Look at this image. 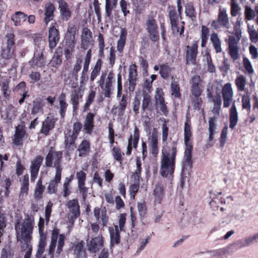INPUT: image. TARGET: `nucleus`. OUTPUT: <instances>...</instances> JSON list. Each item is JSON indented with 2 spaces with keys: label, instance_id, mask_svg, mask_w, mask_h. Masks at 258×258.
<instances>
[{
  "label": "nucleus",
  "instance_id": "f257e3e1",
  "mask_svg": "<svg viewBox=\"0 0 258 258\" xmlns=\"http://www.w3.org/2000/svg\"><path fill=\"white\" fill-rule=\"evenodd\" d=\"M172 144L171 147L166 146L162 150L160 173L165 177L172 175L175 170L177 147L175 143Z\"/></svg>",
  "mask_w": 258,
  "mask_h": 258
},
{
  "label": "nucleus",
  "instance_id": "f03ea898",
  "mask_svg": "<svg viewBox=\"0 0 258 258\" xmlns=\"http://www.w3.org/2000/svg\"><path fill=\"white\" fill-rule=\"evenodd\" d=\"M34 226V218L32 215H27L21 225V249L22 252L32 246L30 244L31 239Z\"/></svg>",
  "mask_w": 258,
  "mask_h": 258
},
{
  "label": "nucleus",
  "instance_id": "7ed1b4c3",
  "mask_svg": "<svg viewBox=\"0 0 258 258\" xmlns=\"http://www.w3.org/2000/svg\"><path fill=\"white\" fill-rule=\"evenodd\" d=\"M191 125L187 122L184 123V143L185 146V149L184 152V162L182 166V172L184 170H190L192 167L191 161V152L192 150V146L190 141L191 137Z\"/></svg>",
  "mask_w": 258,
  "mask_h": 258
},
{
  "label": "nucleus",
  "instance_id": "20e7f679",
  "mask_svg": "<svg viewBox=\"0 0 258 258\" xmlns=\"http://www.w3.org/2000/svg\"><path fill=\"white\" fill-rule=\"evenodd\" d=\"M240 27V22H237L233 28V33L235 35V36H230L228 39V53L234 61L238 59L239 57L240 47L238 44L241 36Z\"/></svg>",
  "mask_w": 258,
  "mask_h": 258
},
{
  "label": "nucleus",
  "instance_id": "39448f33",
  "mask_svg": "<svg viewBox=\"0 0 258 258\" xmlns=\"http://www.w3.org/2000/svg\"><path fill=\"white\" fill-rule=\"evenodd\" d=\"M58 239L57 246L56 251L57 254H59L62 251L64 244L65 236L63 234H59V230L54 228L51 232V243L49 248V253L53 255Z\"/></svg>",
  "mask_w": 258,
  "mask_h": 258
},
{
  "label": "nucleus",
  "instance_id": "423d86ee",
  "mask_svg": "<svg viewBox=\"0 0 258 258\" xmlns=\"http://www.w3.org/2000/svg\"><path fill=\"white\" fill-rule=\"evenodd\" d=\"M87 245L89 251L92 253L97 252L103 246V240L101 234L95 236L90 232L88 234Z\"/></svg>",
  "mask_w": 258,
  "mask_h": 258
},
{
  "label": "nucleus",
  "instance_id": "0eeeda50",
  "mask_svg": "<svg viewBox=\"0 0 258 258\" xmlns=\"http://www.w3.org/2000/svg\"><path fill=\"white\" fill-rule=\"evenodd\" d=\"M68 209V218L70 223L74 224L75 220L80 215V206L77 199L69 200L66 203Z\"/></svg>",
  "mask_w": 258,
  "mask_h": 258
},
{
  "label": "nucleus",
  "instance_id": "6e6552de",
  "mask_svg": "<svg viewBox=\"0 0 258 258\" xmlns=\"http://www.w3.org/2000/svg\"><path fill=\"white\" fill-rule=\"evenodd\" d=\"M44 46L43 43L36 45L35 51L32 59L29 61L31 66L41 67L45 65V58L43 55Z\"/></svg>",
  "mask_w": 258,
  "mask_h": 258
},
{
  "label": "nucleus",
  "instance_id": "1a4fd4ad",
  "mask_svg": "<svg viewBox=\"0 0 258 258\" xmlns=\"http://www.w3.org/2000/svg\"><path fill=\"white\" fill-rule=\"evenodd\" d=\"M62 153L61 151H53L49 150L45 157V165L47 167H52L54 161L53 167L55 168H61L60 165Z\"/></svg>",
  "mask_w": 258,
  "mask_h": 258
},
{
  "label": "nucleus",
  "instance_id": "9d476101",
  "mask_svg": "<svg viewBox=\"0 0 258 258\" xmlns=\"http://www.w3.org/2000/svg\"><path fill=\"white\" fill-rule=\"evenodd\" d=\"M158 28V25L154 18L149 17L146 22V29L149 34L150 40L153 42H158L159 40Z\"/></svg>",
  "mask_w": 258,
  "mask_h": 258
},
{
  "label": "nucleus",
  "instance_id": "9b49d317",
  "mask_svg": "<svg viewBox=\"0 0 258 258\" xmlns=\"http://www.w3.org/2000/svg\"><path fill=\"white\" fill-rule=\"evenodd\" d=\"M198 46L197 43L185 47V61L187 65L196 64Z\"/></svg>",
  "mask_w": 258,
  "mask_h": 258
},
{
  "label": "nucleus",
  "instance_id": "f8f14e48",
  "mask_svg": "<svg viewBox=\"0 0 258 258\" xmlns=\"http://www.w3.org/2000/svg\"><path fill=\"white\" fill-rule=\"evenodd\" d=\"M222 94L223 99V107L228 108L232 103L233 91L230 83L225 84L222 89Z\"/></svg>",
  "mask_w": 258,
  "mask_h": 258
},
{
  "label": "nucleus",
  "instance_id": "ddd939ff",
  "mask_svg": "<svg viewBox=\"0 0 258 258\" xmlns=\"http://www.w3.org/2000/svg\"><path fill=\"white\" fill-rule=\"evenodd\" d=\"M201 82L202 81L199 76L195 75L192 77L190 82L191 84V96H201L203 92Z\"/></svg>",
  "mask_w": 258,
  "mask_h": 258
},
{
  "label": "nucleus",
  "instance_id": "4468645a",
  "mask_svg": "<svg viewBox=\"0 0 258 258\" xmlns=\"http://www.w3.org/2000/svg\"><path fill=\"white\" fill-rule=\"evenodd\" d=\"M83 96V92L81 89L76 86L72 87L71 92V102L73 105V109L74 111H76L79 105V100L82 99Z\"/></svg>",
  "mask_w": 258,
  "mask_h": 258
},
{
  "label": "nucleus",
  "instance_id": "2eb2a0df",
  "mask_svg": "<svg viewBox=\"0 0 258 258\" xmlns=\"http://www.w3.org/2000/svg\"><path fill=\"white\" fill-rule=\"evenodd\" d=\"M59 38L58 30L54 26H51L48 31V42L50 49L54 48L56 46Z\"/></svg>",
  "mask_w": 258,
  "mask_h": 258
},
{
  "label": "nucleus",
  "instance_id": "dca6fc26",
  "mask_svg": "<svg viewBox=\"0 0 258 258\" xmlns=\"http://www.w3.org/2000/svg\"><path fill=\"white\" fill-rule=\"evenodd\" d=\"M128 74V90L130 92H133L135 89L137 80V71L135 64L130 66Z\"/></svg>",
  "mask_w": 258,
  "mask_h": 258
},
{
  "label": "nucleus",
  "instance_id": "f3484780",
  "mask_svg": "<svg viewBox=\"0 0 258 258\" xmlns=\"http://www.w3.org/2000/svg\"><path fill=\"white\" fill-rule=\"evenodd\" d=\"M26 134L23 125H18L16 127L15 134L13 138V143L16 146H20L23 144V139Z\"/></svg>",
  "mask_w": 258,
  "mask_h": 258
},
{
  "label": "nucleus",
  "instance_id": "a211bd4d",
  "mask_svg": "<svg viewBox=\"0 0 258 258\" xmlns=\"http://www.w3.org/2000/svg\"><path fill=\"white\" fill-rule=\"evenodd\" d=\"M149 140L151 153L153 156L156 157L159 151L158 147V131L157 128H154L153 129L151 136L149 138Z\"/></svg>",
  "mask_w": 258,
  "mask_h": 258
},
{
  "label": "nucleus",
  "instance_id": "6ab92c4d",
  "mask_svg": "<svg viewBox=\"0 0 258 258\" xmlns=\"http://www.w3.org/2000/svg\"><path fill=\"white\" fill-rule=\"evenodd\" d=\"M109 232L110 238V249L115 245L120 243V230L117 225H114L113 227H109Z\"/></svg>",
  "mask_w": 258,
  "mask_h": 258
},
{
  "label": "nucleus",
  "instance_id": "aec40b11",
  "mask_svg": "<svg viewBox=\"0 0 258 258\" xmlns=\"http://www.w3.org/2000/svg\"><path fill=\"white\" fill-rule=\"evenodd\" d=\"M217 19L220 22V26L222 27L227 29L230 28V24L226 8H220L219 9Z\"/></svg>",
  "mask_w": 258,
  "mask_h": 258
},
{
  "label": "nucleus",
  "instance_id": "412c9836",
  "mask_svg": "<svg viewBox=\"0 0 258 258\" xmlns=\"http://www.w3.org/2000/svg\"><path fill=\"white\" fill-rule=\"evenodd\" d=\"M238 121V114L235 105V101H234L229 110V127L234 129Z\"/></svg>",
  "mask_w": 258,
  "mask_h": 258
},
{
  "label": "nucleus",
  "instance_id": "4be33fe9",
  "mask_svg": "<svg viewBox=\"0 0 258 258\" xmlns=\"http://www.w3.org/2000/svg\"><path fill=\"white\" fill-rule=\"evenodd\" d=\"M58 3V9L60 11L62 19L68 21L71 17L72 13L70 10L67 3L63 0H60Z\"/></svg>",
  "mask_w": 258,
  "mask_h": 258
},
{
  "label": "nucleus",
  "instance_id": "5701e85b",
  "mask_svg": "<svg viewBox=\"0 0 258 258\" xmlns=\"http://www.w3.org/2000/svg\"><path fill=\"white\" fill-rule=\"evenodd\" d=\"M76 31V26L74 24L69 23L67 31L65 35L66 43H75V39Z\"/></svg>",
  "mask_w": 258,
  "mask_h": 258
},
{
  "label": "nucleus",
  "instance_id": "b1692460",
  "mask_svg": "<svg viewBox=\"0 0 258 258\" xmlns=\"http://www.w3.org/2000/svg\"><path fill=\"white\" fill-rule=\"evenodd\" d=\"M114 79V75L112 72H109L107 75L105 83L103 88H101L104 91L105 97L109 98L111 94L112 83Z\"/></svg>",
  "mask_w": 258,
  "mask_h": 258
},
{
  "label": "nucleus",
  "instance_id": "393cba45",
  "mask_svg": "<svg viewBox=\"0 0 258 258\" xmlns=\"http://www.w3.org/2000/svg\"><path fill=\"white\" fill-rule=\"evenodd\" d=\"M54 123L55 120L54 119L47 117L42 123L40 133L47 136L49 131L53 128Z\"/></svg>",
  "mask_w": 258,
  "mask_h": 258
},
{
  "label": "nucleus",
  "instance_id": "a878e982",
  "mask_svg": "<svg viewBox=\"0 0 258 258\" xmlns=\"http://www.w3.org/2000/svg\"><path fill=\"white\" fill-rule=\"evenodd\" d=\"M156 108L159 110L163 115L167 116L168 113V110L166 105L164 98L160 95H157L155 96Z\"/></svg>",
  "mask_w": 258,
  "mask_h": 258
},
{
  "label": "nucleus",
  "instance_id": "bb28decb",
  "mask_svg": "<svg viewBox=\"0 0 258 258\" xmlns=\"http://www.w3.org/2000/svg\"><path fill=\"white\" fill-rule=\"evenodd\" d=\"M127 36V30L125 28H121L119 38L117 42V50L121 55L124 47Z\"/></svg>",
  "mask_w": 258,
  "mask_h": 258
},
{
  "label": "nucleus",
  "instance_id": "cd10ccee",
  "mask_svg": "<svg viewBox=\"0 0 258 258\" xmlns=\"http://www.w3.org/2000/svg\"><path fill=\"white\" fill-rule=\"evenodd\" d=\"M94 115L92 113H88L87 115L84 124V130L86 133L90 135L94 128Z\"/></svg>",
  "mask_w": 258,
  "mask_h": 258
},
{
  "label": "nucleus",
  "instance_id": "c85d7f7f",
  "mask_svg": "<svg viewBox=\"0 0 258 258\" xmlns=\"http://www.w3.org/2000/svg\"><path fill=\"white\" fill-rule=\"evenodd\" d=\"M44 103L41 98H36L32 102L31 114L35 115L38 113H43Z\"/></svg>",
  "mask_w": 258,
  "mask_h": 258
},
{
  "label": "nucleus",
  "instance_id": "c756f323",
  "mask_svg": "<svg viewBox=\"0 0 258 258\" xmlns=\"http://www.w3.org/2000/svg\"><path fill=\"white\" fill-rule=\"evenodd\" d=\"M210 41L213 47L217 53H221L222 51V41L216 33H212L210 35Z\"/></svg>",
  "mask_w": 258,
  "mask_h": 258
},
{
  "label": "nucleus",
  "instance_id": "7c9ffc66",
  "mask_svg": "<svg viewBox=\"0 0 258 258\" xmlns=\"http://www.w3.org/2000/svg\"><path fill=\"white\" fill-rule=\"evenodd\" d=\"M55 10V6L51 3H48L45 7L44 22L46 25L51 21L54 18V12Z\"/></svg>",
  "mask_w": 258,
  "mask_h": 258
},
{
  "label": "nucleus",
  "instance_id": "2f4dec72",
  "mask_svg": "<svg viewBox=\"0 0 258 258\" xmlns=\"http://www.w3.org/2000/svg\"><path fill=\"white\" fill-rule=\"evenodd\" d=\"M62 50L61 47H57L50 61L51 65L53 67H57L62 62Z\"/></svg>",
  "mask_w": 258,
  "mask_h": 258
},
{
  "label": "nucleus",
  "instance_id": "473e14b6",
  "mask_svg": "<svg viewBox=\"0 0 258 258\" xmlns=\"http://www.w3.org/2000/svg\"><path fill=\"white\" fill-rule=\"evenodd\" d=\"M92 37V33L88 28H84L83 29L82 35L81 47L84 49H87V45L90 42Z\"/></svg>",
  "mask_w": 258,
  "mask_h": 258
},
{
  "label": "nucleus",
  "instance_id": "72a5a7b5",
  "mask_svg": "<svg viewBox=\"0 0 258 258\" xmlns=\"http://www.w3.org/2000/svg\"><path fill=\"white\" fill-rule=\"evenodd\" d=\"M218 117L217 116H213L211 117H210L209 118V128L208 131L209 132V141H212L213 139V135L216 133V130L217 128V120Z\"/></svg>",
  "mask_w": 258,
  "mask_h": 258
},
{
  "label": "nucleus",
  "instance_id": "f704fd0d",
  "mask_svg": "<svg viewBox=\"0 0 258 258\" xmlns=\"http://www.w3.org/2000/svg\"><path fill=\"white\" fill-rule=\"evenodd\" d=\"M27 15L24 13L18 11L16 12L12 16V20L14 22L16 26L21 25L23 22L27 19Z\"/></svg>",
  "mask_w": 258,
  "mask_h": 258
},
{
  "label": "nucleus",
  "instance_id": "c9c22d12",
  "mask_svg": "<svg viewBox=\"0 0 258 258\" xmlns=\"http://www.w3.org/2000/svg\"><path fill=\"white\" fill-rule=\"evenodd\" d=\"M170 93L172 97L174 99H180L181 98V93L179 84L174 80L171 82Z\"/></svg>",
  "mask_w": 258,
  "mask_h": 258
},
{
  "label": "nucleus",
  "instance_id": "e433bc0d",
  "mask_svg": "<svg viewBox=\"0 0 258 258\" xmlns=\"http://www.w3.org/2000/svg\"><path fill=\"white\" fill-rule=\"evenodd\" d=\"M74 253L76 258H86V254L84 248V242L81 241L76 243L74 246Z\"/></svg>",
  "mask_w": 258,
  "mask_h": 258
},
{
  "label": "nucleus",
  "instance_id": "4c0bfd02",
  "mask_svg": "<svg viewBox=\"0 0 258 258\" xmlns=\"http://www.w3.org/2000/svg\"><path fill=\"white\" fill-rule=\"evenodd\" d=\"M90 149V144L86 140H83L80 144L78 148L80 157L85 156L88 155Z\"/></svg>",
  "mask_w": 258,
  "mask_h": 258
},
{
  "label": "nucleus",
  "instance_id": "58836bf2",
  "mask_svg": "<svg viewBox=\"0 0 258 258\" xmlns=\"http://www.w3.org/2000/svg\"><path fill=\"white\" fill-rule=\"evenodd\" d=\"M153 107L151 97L147 95H144L141 105L142 113L146 111H152Z\"/></svg>",
  "mask_w": 258,
  "mask_h": 258
},
{
  "label": "nucleus",
  "instance_id": "ea45409f",
  "mask_svg": "<svg viewBox=\"0 0 258 258\" xmlns=\"http://www.w3.org/2000/svg\"><path fill=\"white\" fill-rule=\"evenodd\" d=\"M117 6V3L112 2L111 0H105V15L109 19L112 18V12Z\"/></svg>",
  "mask_w": 258,
  "mask_h": 258
},
{
  "label": "nucleus",
  "instance_id": "a19ab883",
  "mask_svg": "<svg viewBox=\"0 0 258 258\" xmlns=\"http://www.w3.org/2000/svg\"><path fill=\"white\" fill-rule=\"evenodd\" d=\"M211 101L214 103L213 108L212 109V112L214 114L213 116L218 117L220 115L222 105L221 96L219 95L217 98H213Z\"/></svg>",
  "mask_w": 258,
  "mask_h": 258
},
{
  "label": "nucleus",
  "instance_id": "79ce46f5",
  "mask_svg": "<svg viewBox=\"0 0 258 258\" xmlns=\"http://www.w3.org/2000/svg\"><path fill=\"white\" fill-rule=\"evenodd\" d=\"M102 61L100 59H98L95 63V64L93 68L90 76V80L91 82L95 81L96 77L98 76L100 73L101 69Z\"/></svg>",
  "mask_w": 258,
  "mask_h": 258
},
{
  "label": "nucleus",
  "instance_id": "37998d69",
  "mask_svg": "<svg viewBox=\"0 0 258 258\" xmlns=\"http://www.w3.org/2000/svg\"><path fill=\"white\" fill-rule=\"evenodd\" d=\"M64 143L66 147L68 149H70L71 148V146L75 144V141L76 140L77 137L75 136L72 133H71V130L69 131L67 133H64Z\"/></svg>",
  "mask_w": 258,
  "mask_h": 258
},
{
  "label": "nucleus",
  "instance_id": "c03bdc74",
  "mask_svg": "<svg viewBox=\"0 0 258 258\" xmlns=\"http://www.w3.org/2000/svg\"><path fill=\"white\" fill-rule=\"evenodd\" d=\"M164 189L163 186L158 183L156 185L155 188L153 190V195L155 198V200L158 203H160L161 199L163 196Z\"/></svg>",
  "mask_w": 258,
  "mask_h": 258
},
{
  "label": "nucleus",
  "instance_id": "a18cd8bd",
  "mask_svg": "<svg viewBox=\"0 0 258 258\" xmlns=\"http://www.w3.org/2000/svg\"><path fill=\"white\" fill-rule=\"evenodd\" d=\"M185 13L186 16L190 18L192 21L196 19V12L193 5L189 3L185 5Z\"/></svg>",
  "mask_w": 258,
  "mask_h": 258
},
{
  "label": "nucleus",
  "instance_id": "49530a36",
  "mask_svg": "<svg viewBox=\"0 0 258 258\" xmlns=\"http://www.w3.org/2000/svg\"><path fill=\"white\" fill-rule=\"evenodd\" d=\"M235 84L238 91H243L246 84L245 77L242 75L237 76L235 80Z\"/></svg>",
  "mask_w": 258,
  "mask_h": 258
},
{
  "label": "nucleus",
  "instance_id": "de8ad7c7",
  "mask_svg": "<svg viewBox=\"0 0 258 258\" xmlns=\"http://www.w3.org/2000/svg\"><path fill=\"white\" fill-rule=\"evenodd\" d=\"M44 188L45 187L42 185V179L40 178L35 189L34 197L36 199L39 200L41 198V195L43 192Z\"/></svg>",
  "mask_w": 258,
  "mask_h": 258
},
{
  "label": "nucleus",
  "instance_id": "09e8293b",
  "mask_svg": "<svg viewBox=\"0 0 258 258\" xmlns=\"http://www.w3.org/2000/svg\"><path fill=\"white\" fill-rule=\"evenodd\" d=\"M209 33V28L205 26H202L201 36V46L202 47H204L206 46L208 39Z\"/></svg>",
  "mask_w": 258,
  "mask_h": 258
},
{
  "label": "nucleus",
  "instance_id": "8fccbe9b",
  "mask_svg": "<svg viewBox=\"0 0 258 258\" xmlns=\"http://www.w3.org/2000/svg\"><path fill=\"white\" fill-rule=\"evenodd\" d=\"M43 161V158L41 156H37L33 161L31 165V171L38 172L40 167Z\"/></svg>",
  "mask_w": 258,
  "mask_h": 258
},
{
  "label": "nucleus",
  "instance_id": "3c124183",
  "mask_svg": "<svg viewBox=\"0 0 258 258\" xmlns=\"http://www.w3.org/2000/svg\"><path fill=\"white\" fill-rule=\"evenodd\" d=\"M181 23V26H179L177 23H175L174 24L173 23L171 24V29L174 34H179L181 36L183 33L184 30L183 25L184 24V22H182Z\"/></svg>",
  "mask_w": 258,
  "mask_h": 258
},
{
  "label": "nucleus",
  "instance_id": "603ef678",
  "mask_svg": "<svg viewBox=\"0 0 258 258\" xmlns=\"http://www.w3.org/2000/svg\"><path fill=\"white\" fill-rule=\"evenodd\" d=\"M244 16L248 21L254 20L255 17V9L253 10L249 6H246L244 8Z\"/></svg>",
  "mask_w": 258,
  "mask_h": 258
},
{
  "label": "nucleus",
  "instance_id": "864d4df0",
  "mask_svg": "<svg viewBox=\"0 0 258 258\" xmlns=\"http://www.w3.org/2000/svg\"><path fill=\"white\" fill-rule=\"evenodd\" d=\"M127 100L125 95H123L119 102L118 113L119 115H122L126 109Z\"/></svg>",
  "mask_w": 258,
  "mask_h": 258
},
{
  "label": "nucleus",
  "instance_id": "5fc2aeb1",
  "mask_svg": "<svg viewBox=\"0 0 258 258\" xmlns=\"http://www.w3.org/2000/svg\"><path fill=\"white\" fill-rule=\"evenodd\" d=\"M191 103L194 109L200 110L201 109L202 99L201 96H191Z\"/></svg>",
  "mask_w": 258,
  "mask_h": 258
},
{
  "label": "nucleus",
  "instance_id": "6e6d98bb",
  "mask_svg": "<svg viewBox=\"0 0 258 258\" xmlns=\"http://www.w3.org/2000/svg\"><path fill=\"white\" fill-rule=\"evenodd\" d=\"M96 95V92L94 90H91L88 95L86 102L84 106V110L86 111L88 108L89 107L90 105L94 101L95 96Z\"/></svg>",
  "mask_w": 258,
  "mask_h": 258
},
{
  "label": "nucleus",
  "instance_id": "4d7b16f0",
  "mask_svg": "<svg viewBox=\"0 0 258 258\" xmlns=\"http://www.w3.org/2000/svg\"><path fill=\"white\" fill-rule=\"evenodd\" d=\"M240 10V8L237 4V0H231V14L232 16H236Z\"/></svg>",
  "mask_w": 258,
  "mask_h": 258
},
{
  "label": "nucleus",
  "instance_id": "13d9d810",
  "mask_svg": "<svg viewBox=\"0 0 258 258\" xmlns=\"http://www.w3.org/2000/svg\"><path fill=\"white\" fill-rule=\"evenodd\" d=\"M168 17L171 24H175L178 21V16L175 9H170L168 11Z\"/></svg>",
  "mask_w": 258,
  "mask_h": 258
},
{
  "label": "nucleus",
  "instance_id": "bf43d9fd",
  "mask_svg": "<svg viewBox=\"0 0 258 258\" xmlns=\"http://www.w3.org/2000/svg\"><path fill=\"white\" fill-rule=\"evenodd\" d=\"M6 37L7 39V47H8L9 48L13 49V47H14V46L15 44V41H14L15 35L14 34L13 32L12 31H11L10 32L6 34Z\"/></svg>",
  "mask_w": 258,
  "mask_h": 258
},
{
  "label": "nucleus",
  "instance_id": "052dcab7",
  "mask_svg": "<svg viewBox=\"0 0 258 258\" xmlns=\"http://www.w3.org/2000/svg\"><path fill=\"white\" fill-rule=\"evenodd\" d=\"M164 122L162 125V139L163 142H166L168 136V131L169 128L167 126L166 121L165 119H163Z\"/></svg>",
  "mask_w": 258,
  "mask_h": 258
},
{
  "label": "nucleus",
  "instance_id": "680f3d73",
  "mask_svg": "<svg viewBox=\"0 0 258 258\" xmlns=\"http://www.w3.org/2000/svg\"><path fill=\"white\" fill-rule=\"evenodd\" d=\"M52 206L53 204L49 201L47 203L45 209V219L46 224H47L49 221Z\"/></svg>",
  "mask_w": 258,
  "mask_h": 258
},
{
  "label": "nucleus",
  "instance_id": "e2e57ef3",
  "mask_svg": "<svg viewBox=\"0 0 258 258\" xmlns=\"http://www.w3.org/2000/svg\"><path fill=\"white\" fill-rule=\"evenodd\" d=\"M74 47L75 44L67 43V46L64 48V55L67 59L71 58L74 51Z\"/></svg>",
  "mask_w": 258,
  "mask_h": 258
},
{
  "label": "nucleus",
  "instance_id": "0e129e2a",
  "mask_svg": "<svg viewBox=\"0 0 258 258\" xmlns=\"http://www.w3.org/2000/svg\"><path fill=\"white\" fill-rule=\"evenodd\" d=\"M112 154L116 161L121 162L122 161V156L124 155V154L121 152L119 148H113L112 149Z\"/></svg>",
  "mask_w": 258,
  "mask_h": 258
},
{
  "label": "nucleus",
  "instance_id": "69168bd1",
  "mask_svg": "<svg viewBox=\"0 0 258 258\" xmlns=\"http://www.w3.org/2000/svg\"><path fill=\"white\" fill-rule=\"evenodd\" d=\"M14 251L10 248H3L2 250L1 258H13Z\"/></svg>",
  "mask_w": 258,
  "mask_h": 258
},
{
  "label": "nucleus",
  "instance_id": "338daca9",
  "mask_svg": "<svg viewBox=\"0 0 258 258\" xmlns=\"http://www.w3.org/2000/svg\"><path fill=\"white\" fill-rule=\"evenodd\" d=\"M170 72V69L169 67L167 64H162L160 67V74L164 79H166L168 77L169 73Z\"/></svg>",
  "mask_w": 258,
  "mask_h": 258
},
{
  "label": "nucleus",
  "instance_id": "774afa93",
  "mask_svg": "<svg viewBox=\"0 0 258 258\" xmlns=\"http://www.w3.org/2000/svg\"><path fill=\"white\" fill-rule=\"evenodd\" d=\"M9 82L8 80H4L2 83V91L3 93V96L6 98L9 97L10 95L11 91L9 90Z\"/></svg>",
  "mask_w": 258,
  "mask_h": 258
}]
</instances>
